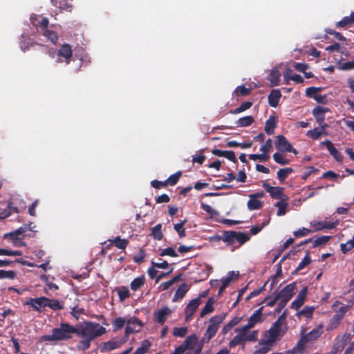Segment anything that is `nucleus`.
I'll return each mask as SVG.
<instances>
[{"label": "nucleus", "instance_id": "nucleus-1", "mask_svg": "<svg viewBox=\"0 0 354 354\" xmlns=\"http://www.w3.org/2000/svg\"><path fill=\"white\" fill-rule=\"evenodd\" d=\"M105 333L106 328L99 323L88 321L77 326H72L68 323H61L59 327L52 330L51 335H43L40 340L48 342L68 340L75 334L78 337L82 338L77 344V350L84 351L90 348L92 341Z\"/></svg>", "mask_w": 354, "mask_h": 354}, {"label": "nucleus", "instance_id": "nucleus-2", "mask_svg": "<svg viewBox=\"0 0 354 354\" xmlns=\"http://www.w3.org/2000/svg\"><path fill=\"white\" fill-rule=\"evenodd\" d=\"M234 331L236 333V335L229 342V347L230 348H234L237 345L240 344H242L243 348L245 342H254L258 339L257 330L248 332L246 330H244L243 327H238L235 328Z\"/></svg>", "mask_w": 354, "mask_h": 354}, {"label": "nucleus", "instance_id": "nucleus-3", "mask_svg": "<svg viewBox=\"0 0 354 354\" xmlns=\"http://www.w3.org/2000/svg\"><path fill=\"white\" fill-rule=\"evenodd\" d=\"M227 313H223L211 317L209 320L208 326L205 334L204 338L209 342L217 333L220 324L225 319Z\"/></svg>", "mask_w": 354, "mask_h": 354}, {"label": "nucleus", "instance_id": "nucleus-4", "mask_svg": "<svg viewBox=\"0 0 354 354\" xmlns=\"http://www.w3.org/2000/svg\"><path fill=\"white\" fill-rule=\"evenodd\" d=\"M287 325H275V322L268 330L269 337L267 340L268 344H272L283 337L287 332Z\"/></svg>", "mask_w": 354, "mask_h": 354}, {"label": "nucleus", "instance_id": "nucleus-5", "mask_svg": "<svg viewBox=\"0 0 354 354\" xmlns=\"http://www.w3.org/2000/svg\"><path fill=\"white\" fill-rule=\"evenodd\" d=\"M274 145L276 148L281 152H292L297 154V151L292 147V145L288 142L286 138L283 135L277 136L275 138Z\"/></svg>", "mask_w": 354, "mask_h": 354}, {"label": "nucleus", "instance_id": "nucleus-6", "mask_svg": "<svg viewBox=\"0 0 354 354\" xmlns=\"http://www.w3.org/2000/svg\"><path fill=\"white\" fill-rule=\"evenodd\" d=\"M72 55L73 51L71 45L64 44L57 50L56 62L58 63L64 62L66 64H68Z\"/></svg>", "mask_w": 354, "mask_h": 354}, {"label": "nucleus", "instance_id": "nucleus-7", "mask_svg": "<svg viewBox=\"0 0 354 354\" xmlns=\"http://www.w3.org/2000/svg\"><path fill=\"white\" fill-rule=\"evenodd\" d=\"M295 290L296 282H292L286 286L277 294V295L279 300L288 304V302L291 299V298L295 295Z\"/></svg>", "mask_w": 354, "mask_h": 354}, {"label": "nucleus", "instance_id": "nucleus-8", "mask_svg": "<svg viewBox=\"0 0 354 354\" xmlns=\"http://www.w3.org/2000/svg\"><path fill=\"white\" fill-rule=\"evenodd\" d=\"M46 301H48L46 297L42 296L37 298H29L24 304L31 306L37 312L41 313L46 308Z\"/></svg>", "mask_w": 354, "mask_h": 354}, {"label": "nucleus", "instance_id": "nucleus-9", "mask_svg": "<svg viewBox=\"0 0 354 354\" xmlns=\"http://www.w3.org/2000/svg\"><path fill=\"white\" fill-rule=\"evenodd\" d=\"M262 186L266 191L270 194L272 198L280 200L285 198L286 200H288V196L283 194V187H272L267 182H263Z\"/></svg>", "mask_w": 354, "mask_h": 354}, {"label": "nucleus", "instance_id": "nucleus-10", "mask_svg": "<svg viewBox=\"0 0 354 354\" xmlns=\"http://www.w3.org/2000/svg\"><path fill=\"white\" fill-rule=\"evenodd\" d=\"M201 304V299L200 297H196L191 300L186 306L184 313L185 315V322H188L193 319V316L198 309V306Z\"/></svg>", "mask_w": 354, "mask_h": 354}, {"label": "nucleus", "instance_id": "nucleus-11", "mask_svg": "<svg viewBox=\"0 0 354 354\" xmlns=\"http://www.w3.org/2000/svg\"><path fill=\"white\" fill-rule=\"evenodd\" d=\"M263 309V306L258 308L255 312L249 317L248 320V323L246 325L242 326L244 330H246L249 332V330L254 328L256 324L258 323H261L263 322L262 318V311Z\"/></svg>", "mask_w": 354, "mask_h": 354}, {"label": "nucleus", "instance_id": "nucleus-12", "mask_svg": "<svg viewBox=\"0 0 354 354\" xmlns=\"http://www.w3.org/2000/svg\"><path fill=\"white\" fill-rule=\"evenodd\" d=\"M142 324L141 322L136 317H131L127 320V326L125 328L126 335L138 333L140 331Z\"/></svg>", "mask_w": 354, "mask_h": 354}, {"label": "nucleus", "instance_id": "nucleus-13", "mask_svg": "<svg viewBox=\"0 0 354 354\" xmlns=\"http://www.w3.org/2000/svg\"><path fill=\"white\" fill-rule=\"evenodd\" d=\"M308 293V288L304 287L300 290L296 299L291 303V308L298 310L304 304Z\"/></svg>", "mask_w": 354, "mask_h": 354}, {"label": "nucleus", "instance_id": "nucleus-14", "mask_svg": "<svg viewBox=\"0 0 354 354\" xmlns=\"http://www.w3.org/2000/svg\"><path fill=\"white\" fill-rule=\"evenodd\" d=\"M171 313V310L167 306H165L162 308L154 312V319L160 325H163Z\"/></svg>", "mask_w": 354, "mask_h": 354}, {"label": "nucleus", "instance_id": "nucleus-15", "mask_svg": "<svg viewBox=\"0 0 354 354\" xmlns=\"http://www.w3.org/2000/svg\"><path fill=\"white\" fill-rule=\"evenodd\" d=\"M321 145H325L329 151L330 154L334 158V159L342 162L343 161V156L338 150L335 147L334 145L328 140H326L321 142Z\"/></svg>", "mask_w": 354, "mask_h": 354}, {"label": "nucleus", "instance_id": "nucleus-16", "mask_svg": "<svg viewBox=\"0 0 354 354\" xmlns=\"http://www.w3.org/2000/svg\"><path fill=\"white\" fill-rule=\"evenodd\" d=\"M311 225L315 229L316 231L322 230L324 229H333L338 225V221L328 222V221H313L310 223Z\"/></svg>", "mask_w": 354, "mask_h": 354}, {"label": "nucleus", "instance_id": "nucleus-17", "mask_svg": "<svg viewBox=\"0 0 354 354\" xmlns=\"http://www.w3.org/2000/svg\"><path fill=\"white\" fill-rule=\"evenodd\" d=\"M322 333V325L320 324L318 327L314 328L306 335H304L302 333L303 340L304 342L315 340L321 336Z\"/></svg>", "mask_w": 354, "mask_h": 354}, {"label": "nucleus", "instance_id": "nucleus-18", "mask_svg": "<svg viewBox=\"0 0 354 354\" xmlns=\"http://www.w3.org/2000/svg\"><path fill=\"white\" fill-rule=\"evenodd\" d=\"M212 153L218 157H225L234 163L237 162V159L233 151H223L218 149H214L212 151Z\"/></svg>", "mask_w": 354, "mask_h": 354}, {"label": "nucleus", "instance_id": "nucleus-19", "mask_svg": "<svg viewBox=\"0 0 354 354\" xmlns=\"http://www.w3.org/2000/svg\"><path fill=\"white\" fill-rule=\"evenodd\" d=\"M329 111L328 108L327 107H322L320 106H316L313 110V114L315 118L316 119V121L319 124H322L324 123L325 120V115L324 113L328 112Z\"/></svg>", "mask_w": 354, "mask_h": 354}, {"label": "nucleus", "instance_id": "nucleus-20", "mask_svg": "<svg viewBox=\"0 0 354 354\" xmlns=\"http://www.w3.org/2000/svg\"><path fill=\"white\" fill-rule=\"evenodd\" d=\"M281 93L279 89H273L268 97V104L271 107H277L279 104Z\"/></svg>", "mask_w": 354, "mask_h": 354}, {"label": "nucleus", "instance_id": "nucleus-21", "mask_svg": "<svg viewBox=\"0 0 354 354\" xmlns=\"http://www.w3.org/2000/svg\"><path fill=\"white\" fill-rule=\"evenodd\" d=\"M277 120L274 115H270L266 120L264 130L268 135H272L277 127Z\"/></svg>", "mask_w": 354, "mask_h": 354}, {"label": "nucleus", "instance_id": "nucleus-22", "mask_svg": "<svg viewBox=\"0 0 354 354\" xmlns=\"http://www.w3.org/2000/svg\"><path fill=\"white\" fill-rule=\"evenodd\" d=\"M189 289V287L187 284H186L185 283H182L178 287V288L176 290V291L174 295L172 301L176 302V301L182 299L185 296V295L188 292Z\"/></svg>", "mask_w": 354, "mask_h": 354}, {"label": "nucleus", "instance_id": "nucleus-23", "mask_svg": "<svg viewBox=\"0 0 354 354\" xmlns=\"http://www.w3.org/2000/svg\"><path fill=\"white\" fill-rule=\"evenodd\" d=\"M353 24H354V12H351L349 16L343 17L336 24V27L346 28Z\"/></svg>", "mask_w": 354, "mask_h": 354}, {"label": "nucleus", "instance_id": "nucleus-24", "mask_svg": "<svg viewBox=\"0 0 354 354\" xmlns=\"http://www.w3.org/2000/svg\"><path fill=\"white\" fill-rule=\"evenodd\" d=\"M315 309V308L314 306H306L301 310L298 311L296 313V317L301 318L302 316H304L307 319H311L313 317Z\"/></svg>", "mask_w": 354, "mask_h": 354}, {"label": "nucleus", "instance_id": "nucleus-25", "mask_svg": "<svg viewBox=\"0 0 354 354\" xmlns=\"http://www.w3.org/2000/svg\"><path fill=\"white\" fill-rule=\"evenodd\" d=\"M242 320L241 317H234L227 324H226L222 328L221 333L223 335L227 334L233 327L236 326Z\"/></svg>", "mask_w": 354, "mask_h": 354}, {"label": "nucleus", "instance_id": "nucleus-26", "mask_svg": "<svg viewBox=\"0 0 354 354\" xmlns=\"http://www.w3.org/2000/svg\"><path fill=\"white\" fill-rule=\"evenodd\" d=\"M145 283V277L141 275L135 278L130 283V288L133 291H137L141 288Z\"/></svg>", "mask_w": 354, "mask_h": 354}, {"label": "nucleus", "instance_id": "nucleus-27", "mask_svg": "<svg viewBox=\"0 0 354 354\" xmlns=\"http://www.w3.org/2000/svg\"><path fill=\"white\" fill-rule=\"evenodd\" d=\"M254 122V119L251 115H247L239 118L236 122L237 127H246L250 126Z\"/></svg>", "mask_w": 354, "mask_h": 354}, {"label": "nucleus", "instance_id": "nucleus-28", "mask_svg": "<svg viewBox=\"0 0 354 354\" xmlns=\"http://www.w3.org/2000/svg\"><path fill=\"white\" fill-rule=\"evenodd\" d=\"M236 232L235 231H226L223 233L221 239L227 243L228 245H232L236 242Z\"/></svg>", "mask_w": 354, "mask_h": 354}, {"label": "nucleus", "instance_id": "nucleus-29", "mask_svg": "<svg viewBox=\"0 0 354 354\" xmlns=\"http://www.w3.org/2000/svg\"><path fill=\"white\" fill-rule=\"evenodd\" d=\"M287 200L285 198L281 199L277 202L274 205L275 207H278L277 215L279 216H283L286 213V208L288 207V203L286 202Z\"/></svg>", "mask_w": 354, "mask_h": 354}, {"label": "nucleus", "instance_id": "nucleus-30", "mask_svg": "<svg viewBox=\"0 0 354 354\" xmlns=\"http://www.w3.org/2000/svg\"><path fill=\"white\" fill-rule=\"evenodd\" d=\"M250 199L247 203V206L250 210H257L263 207V203L254 197H249Z\"/></svg>", "mask_w": 354, "mask_h": 354}, {"label": "nucleus", "instance_id": "nucleus-31", "mask_svg": "<svg viewBox=\"0 0 354 354\" xmlns=\"http://www.w3.org/2000/svg\"><path fill=\"white\" fill-rule=\"evenodd\" d=\"M281 74L277 69L272 70L270 73L268 80L270 82L272 86H277L280 81Z\"/></svg>", "mask_w": 354, "mask_h": 354}, {"label": "nucleus", "instance_id": "nucleus-32", "mask_svg": "<svg viewBox=\"0 0 354 354\" xmlns=\"http://www.w3.org/2000/svg\"><path fill=\"white\" fill-rule=\"evenodd\" d=\"M294 171L291 167L280 169L277 172V176L280 182H283L288 176Z\"/></svg>", "mask_w": 354, "mask_h": 354}, {"label": "nucleus", "instance_id": "nucleus-33", "mask_svg": "<svg viewBox=\"0 0 354 354\" xmlns=\"http://www.w3.org/2000/svg\"><path fill=\"white\" fill-rule=\"evenodd\" d=\"M213 304V298H209L205 306L200 313L201 317H204L206 315L209 314L214 311Z\"/></svg>", "mask_w": 354, "mask_h": 354}, {"label": "nucleus", "instance_id": "nucleus-34", "mask_svg": "<svg viewBox=\"0 0 354 354\" xmlns=\"http://www.w3.org/2000/svg\"><path fill=\"white\" fill-rule=\"evenodd\" d=\"M53 6L60 10H68L72 7V5L67 0H51Z\"/></svg>", "mask_w": 354, "mask_h": 354}, {"label": "nucleus", "instance_id": "nucleus-35", "mask_svg": "<svg viewBox=\"0 0 354 354\" xmlns=\"http://www.w3.org/2000/svg\"><path fill=\"white\" fill-rule=\"evenodd\" d=\"M181 277V274H178L171 279L170 280L163 282L160 283L159 286V290H167L170 286H171L174 283L177 282L180 280V278Z\"/></svg>", "mask_w": 354, "mask_h": 354}, {"label": "nucleus", "instance_id": "nucleus-36", "mask_svg": "<svg viewBox=\"0 0 354 354\" xmlns=\"http://www.w3.org/2000/svg\"><path fill=\"white\" fill-rule=\"evenodd\" d=\"M46 307L50 308L53 310H62L64 308L59 301L57 299H50L46 297Z\"/></svg>", "mask_w": 354, "mask_h": 354}, {"label": "nucleus", "instance_id": "nucleus-37", "mask_svg": "<svg viewBox=\"0 0 354 354\" xmlns=\"http://www.w3.org/2000/svg\"><path fill=\"white\" fill-rule=\"evenodd\" d=\"M187 222V220L185 218L183 221H180L179 223L175 224L174 226V230L176 231L180 238L185 237L186 236L184 225Z\"/></svg>", "mask_w": 354, "mask_h": 354}, {"label": "nucleus", "instance_id": "nucleus-38", "mask_svg": "<svg viewBox=\"0 0 354 354\" xmlns=\"http://www.w3.org/2000/svg\"><path fill=\"white\" fill-rule=\"evenodd\" d=\"M310 263H311V259L310 257V252L307 251L306 256L304 257V258L301 260V261L299 263V264L297 267L295 272H297L301 270L305 267L308 266Z\"/></svg>", "mask_w": 354, "mask_h": 354}, {"label": "nucleus", "instance_id": "nucleus-39", "mask_svg": "<svg viewBox=\"0 0 354 354\" xmlns=\"http://www.w3.org/2000/svg\"><path fill=\"white\" fill-rule=\"evenodd\" d=\"M330 236H318L313 241V248H317L319 245H325L330 240Z\"/></svg>", "mask_w": 354, "mask_h": 354}, {"label": "nucleus", "instance_id": "nucleus-40", "mask_svg": "<svg viewBox=\"0 0 354 354\" xmlns=\"http://www.w3.org/2000/svg\"><path fill=\"white\" fill-rule=\"evenodd\" d=\"M252 106V102H245L242 103L239 107L236 108L234 110L230 111V113L232 114H239L241 112H243L248 109H249Z\"/></svg>", "mask_w": 354, "mask_h": 354}, {"label": "nucleus", "instance_id": "nucleus-41", "mask_svg": "<svg viewBox=\"0 0 354 354\" xmlns=\"http://www.w3.org/2000/svg\"><path fill=\"white\" fill-rule=\"evenodd\" d=\"M112 243L117 247L118 249L124 250L128 243L129 241L125 239H120V236H117L112 241Z\"/></svg>", "mask_w": 354, "mask_h": 354}, {"label": "nucleus", "instance_id": "nucleus-42", "mask_svg": "<svg viewBox=\"0 0 354 354\" xmlns=\"http://www.w3.org/2000/svg\"><path fill=\"white\" fill-rule=\"evenodd\" d=\"M127 322L126 319L123 317H116L113 322V330L117 331L123 328L124 324Z\"/></svg>", "mask_w": 354, "mask_h": 354}, {"label": "nucleus", "instance_id": "nucleus-43", "mask_svg": "<svg viewBox=\"0 0 354 354\" xmlns=\"http://www.w3.org/2000/svg\"><path fill=\"white\" fill-rule=\"evenodd\" d=\"M161 228L162 225L159 223L151 229V235L154 239L160 241L162 239L163 235L161 232Z\"/></svg>", "mask_w": 354, "mask_h": 354}, {"label": "nucleus", "instance_id": "nucleus-44", "mask_svg": "<svg viewBox=\"0 0 354 354\" xmlns=\"http://www.w3.org/2000/svg\"><path fill=\"white\" fill-rule=\"evenodd\" d=\"M307 342H304V341L303 340V336H301L300 340L298 342L296 346H295L292 350L288 351L287 354H289V353L295 354L297 351L302 353L304 351V345Z\"/></svg>", "mask_w": 354, "mask_h": 354}, {"label": "nucleus", "instance_id": "nucleus-45", "mask_svg": "<svg viewBox=\"0 0 354 354\" xmlns=\"http://www.w3.org/2000/svg\"><path fill=\"white\" fill-rule=\"evenodd\" d=\"M182 176V172L178 171L175 174L171 175L167 180L166 183H167L168 185L174 186L178 181L179 180L180 176Z\"/></svg>", "mask_w": 354, "mask_h": 354}, {"label": "nucleus", "instance_id": "nucleus-46", "mask_svg": "<svg viewBox=\"0 0 354 354\" xmlns=\"http://www.w3.org/2000/svg\"><path fill=\"white\" fill-rule=\"evenodd\" d=\"M150 346L151 342L149 340L145 339L142 341L141 346L138 347L133 354H144L147 352Z\"/></svg>", "mask_w": 354, "mask_h": 354}, {"label": "nucleus", "instance_id": "nucleus-47", "mask_svg": "<svg viewBox=\"0 0 354 354\" xmlns=\"http://www.w3.org/2000/svg\"><path fill=\"white\" fill-rule=\"evenodd\" d=\"M118 295L120 301H123L130 297L129 290L125 286H122L118 290Z\"/></svg>", "mask_w": 354, "mask_h": 354}, {"label": "nucleus", "instance_id": "nucleus-48", "mask_svg": "<svg viewBox=\"0 0 354 354\" xmlns=\"http://www.w3.org/2000/svg\"><path fill=\"white\" fill-rule=\"evenodd\" d=\"M251 88H246L244 85L239 86L236 88L234 93L236 95L247 96L250 94Z\"/></svg>", "mask_w": 354, "mask_h": 354}, {"label": "nucleus", "instance_id": "nucleus-49", "mask_svg": "<svg viewBox=\"0 0 354 354\" xmlns=\"http://www.w3.org/2000/svg\"><path fill=\"white\" fill-rule=\"evenodd\" d=\"M274 160L281 165H288L290 162L288 159H286L283 155L279 152H276L273 154Z\"/></svg>", "mask_w": 354, "mask_h": 354}, {"label": "nucleus", "instance_id": "nucleus-50", "mask_svg": "<svg viewBox=\"0 0 354 354\" xmlns=\"http://www.w3.org/2000/svg\"><path fill=\"white\" fill-rule=\"evenodd\" d=\"M342 318L336 313L333 316L329 325L327 327V330H333L340 323Z\"/></svg>", "mask_w": 354, "mask_h": 354}, {"label": "nucleus", "instance_id": "nucleus-51", "mask_svg": "<svg viewBox=\"0 0 354 354\" xmlns=\"http://www.w3.org/2000/svg\"><path fill=\"white\" fill-rule=\"evenodd\" d=\"M322 87H308L306 90V95L310 98L314 99L319 92L322 91Z\"/></svg>", "mask_w": 354, "mask_h": 354}, {"label": "nucleus", "instance_id": "nucleus-52", "mask_svg": "<svg viewBox=\"0 0 354 354\" xmlns=\"http://www.w3.org/2000/svg\"><path fill=\"white\" fill-rule=\"evenodd\" d=\"M197 340V337L195 335H192L190 336H188L184 342L180 344L183 347H186V350L191 348L192 346L194 345Z\"/></svg>", "mask_w": 354, "mask_h": 354}, {"label": "nucleus", "instance_id": "nucleus-53", "mask_svg": "<svg viewBox=\"0 0 354 354\" xmlns=\"http://www.w3.org/2000/svg\"><path fill=\"white\" fill-rule=\"evenodd\" d=\"M236 241L239 242V245H243L250 239V236L248 234L241 232H236Z\"/></svg>", "mask_w": 354, "mask_h": 354}, {"label": "nucleus", "instance_id": "nucleus-54", "mask_svg": "<svg viewBox=\"0 0 354 354\" xmlns=\"http://www.w3.org/2000/svg\"><path fill=\"white\" fill-rule=\"evenodd\" d=\"M39 47L41 53L48 54L52 58H55V55H57V51L53 48H49L45 45H39Z\"/></svg>", "mask_w": 354, "mask_h": 354}, {"label": "nucleus", "instance_id": "nucleus-55", "mask_svg": "<svg viewBox=\"0 0 354 354\" xmlns=\"http://www.w3.org/2000/svg\"><path fill=\"white\" fill-rule=\"evenodd\" d=\"M306 135L313 140H318L322 136V133L319 131V127H315L312 130L308 131Z\"/></svg>", "mask_w": 354, "mask_h": 354}, {"label": "nucleus", "instance_id": "nucleus-56", "mask_svg": "<svg viewBox=\"0 0 354 354\" xmlns=\"http://www.w3.org/2000/svg\"><path fill=\"white\" fill-rule=\"evenodd\" d=\"M344 347H345V345L344 344L343 342H342L340 340H339V337H337L335 339V342L333 346L332 353L336 354L338 352L342 351Z\"/></svg>", "mask_w": 354, "mask_h": 354}, {"label": "nucleus", "instance_id": "nucleus-57", "mask_svg": "<svg viewBox=\"0 0 354 354\" xmlns=\"http://www.w3.org/2000/svg\"><path fill=\"white\" fill-rule=\"evenodd\" d=\"M284 78L286 80V81H288L290 80L295 82L297 84H300L304 82V79L300 75L295 74V75H288V72H286L284 74Z\"/></svg>", "mask_w": 354, "mask_h": 354}, {"label": "nucleus", "instance_id": "nucleus-58", "mask_svg": "<svg viewBox=\"0 0 354 354\" xmlns=\"http://www.w3.org/2000/svg\"><path fill=\"white\" fill-rule=\"evenodd\" d=\"M249 158L252 160H259L260 162H266L269 159L270 156L268 154L263 152L261 154H250Z\"/></svg>", "mask_w": 354, "mask_h": 354}, {"label": "nucleus", "instance_id": "nucleus-59", "mask_svg": "<svg viewBox=\"0 0 354 354\" xmlns=\"http://www.w3.org/2000/svg\"><path fill=\"white\" fill-rule=\"evenodd\" d=\"M16 277L15 272L12 270H0V279H13Z\"/></svg>", "mask_w": 354, "mask_h": 354}, {"label": "nucleus", "instance_id": "nucleus-60", "mask_svg": "<svg viewBox=\"0 0 354 354\" xmlns=\"http://www.w3.org/2000/svg\"><path fill=\"white\" fill-rule=\"evenodd\" d=\"M160 256H170L171 257H178V254L172 247H168L161 251Z\"/></svg>", "mask_w": 354, "mask_h": 354}, {"label": "nucleus", "instance_id": "nucleus-61", "mask_svg": "<svg viewBox=\"0 0 354 354\" xmlns=\"http://www.w3.org/2000/svg\"><path fill=\"white\" fill-rule=\"evenodd\" d=\"M187 330H188L187 327L174 328L173 335L175 337H183L187 333Z\"/></svg>", "mask_w": 354, "mask_h": 354}, {"label": "nucleus", "instance_id": "nucleus-62", "mask_svg": "<svg viewBox=\"0 0 354 354\" xmlns=\"http://www.w3.org/2000/svg\"><path fill=\"white\" fill-rule=\"evenodd\" d=\"M313 231L311 230H309L306 227H302V228L299 229L298 230L295 231L293 232V234L297 238L303 237V236H305L308 235V234L311 233Z\"/></svg>", "mask_w": 354, "mask_h": 354}, {"label": "nucleus", "instance_id": "nucleus-63", "mask_svg": "<svg viewBox=\"0 0 354 354\" xmlns=\"http://www.w3.org/2000/svg\"><path fill=\"white\" fill-rule=\"evenodd\" d=\"M145 256V251L141 248L138 254L133 257V260L135 263H140L144 261Z\"/></svg>", "mask_w": 354, "mask_h": 354}, {"label": "nucleus", "instance_id": "nucleus-64", "mask_svg": "<svg viewBox=\"0 0 354 354\" xmlns=\"http://www.w3.org/2000/svg\"><path fill=\"white\" fill-rule=\"evenodd\" d=\"M44 35L54 44L58 40V36L54 31L46 30Z\"/></svg>", "mask_w": 354, "mask_h": 354}]
</instances>
